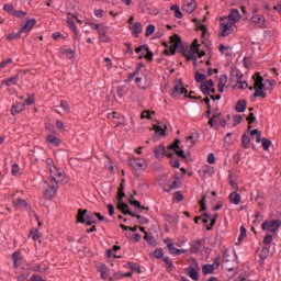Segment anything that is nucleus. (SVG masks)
<instances>
[{"label": "nucleus", "instance_id": "22", "mask_svg": "<svg viewBox=\"0 0 281 281\" xmlns=\"http://www.w3.org/2000/svg\"><path fill=\"white\" fill-rule=\"evenodd\" d=\"M153 131H155V133L157 135H160L161 137H165L166 131H168V125H166V124H164L162 126L161 125H154Z\"/></svg>", "mask_w": 281, "mask_h": 281}, {"label": "nucleus", "instance_id": "60", "mask_svg": "<svg viewBox=\"0 0 281 281\" xmlns=\"http://www.w3.org/2000/svg\"><path fill=\"white\" fill-rule=\"evenodd\" d=\"M247 236V228H245V226H240V234L238 237V240H243V238H245Z\"/></svg>", "mask_w": 281, "mask_h": 281}, {"label": "nucleus", "instance_id": "27", "mask_svg": "<svg viewBox=\"0 0 281 281\" xmlns=\"http://www.w3.org/2000/svg\"><path fill=\"white\" fill-rule=\"evenodd\" d=\"M229 201L233 205H238L240 203V195L238 192L234 191L229 194Z\"/></svg>", "mask_w": 281, "mask_h": 281}, {"label": "nucleus", "instance_id": "26", "mask_svg": "<svg viewBox=\"0 0 281 281\" xmlns=\"http://www.w3.org/2000/svg\"><path fill=\"white\" fill-rule=\"evenodd\" d=\"M265 91H267V88H255L252 97L262 98L265 100V98H267V93H265Z\"/></svg>", "mask_w": 281, "mask_h": 281}, {"label": "nucleus", "instance_id": "48", "mask_svg": "<svg viewBox=\"0 0 281 281\" xmlns=\"http://www.w3.org/2000/svg\"><path fill=\"white\" fill-rule=\"evenodd\" d=\"M155 34V25L149 24L146 27L145 36H153Z\"/></svg>", "mask_w": 281, "mask_h": 281}, {"label": "nucleus", "instance_id": "62", "mask_svg": "<svg viewBox=\"0 0 281 281\" xmlns=\"http://www.w3.org/2000/svg\"><path fill=\"white\" fill-rule=\"evenodd\" d=\"M60 106L64 109L65 113H69V103L67 101H60Z\"/></svg>", "mask_w": 281, "mask_h": 281}, {"label": "nucleus", "instance_id": "38", "mask_svg": "<svg viewBox=\"0 0 281 281\" xmlns=\"http://www.w3.org/2000/svg\"><path fill=\"white\" fill-rule=\"evenodd\" d=\"M67 23H68L70 30H72V32L75 34V38H78V29L76 27V22H74V20H71V19H67Z\"/></svg>", "mask_w": 281, "mask_h": 281}, {"label": "nucleus", "instance_id": "29", "mask_svg": "<svg viewBox=\"0 0 281 281\" xmlns=\"http://www.w3.org/2000/svg\"><path fill=\"white\" fill-rule=\"evenodd\" d=\"M215 270H216V268H214V266H212V265H204L202 267L203 276H210V274L214 273Z\"/></svg>", "mask_w": 281, "mask_h": 281}, {"label": "nucleus", "instance_id": "47", "mask_svg": "<svg viewBox=\"0 0 281 281\" xmlns=\"http://www.w3.org/2000/svg\"><path fill=\"white\" fill-rule=\"evenodd\" d=\"M12 16H15L16 19H25V16H27V12L25 11H14Z\"/></svg>", "mask_w": 281, "mask_h": 281}, {"label": "nucleus", "instance_id": "64", "mask_svg": "<svg viewBox=\"0 0 281 281\" xmlns=\"http://www.w3.org/2000/svg\"><path fill=\"white\" fill-rule=\"evenodd\" d=\"M30 281H47L41 277V274H33L30 279Z\"/></svg>", "mask_w": 281, "mask_h": 281}, {"label": "nucleus", "instance_id": "25", "mask_svg": "<svg viewBox=\"0 0 281 281\" xmlns=\"http://www.w3.org/2000/svg\"><path fill=\"white\" fill-rule=\"evenodd\" d=\"M19 82V75H15L13 77H10L2 81V85H5V87H12V85H16Z\"/></svg>", "mask_w": 281, "mask_h": 281}, {"label": "nucleus", "instance_id": "56", "mask_svg": "<svg viewBox=\"0 0 281 281\" xmlns=\"http://www.w3.org/2000/svg\"><path fill=\"white\" fill-rule=\"evenodd\" d=\"M233 126H238V124H240V122H243V116L241 115H234L233 116Z\"/></svg>", "mask_w": 281, "mask_h": 281}, {"label": "nucleus", "instance_id": "35", "mask_svg": "<svg viewBox=\"0 0 281 281\" xmlns=\"http://www.w3.org/2000/svg\"><path fill=\"white\" fill-rule=\"evenodd\" d=\"M47 142H49L53 146H60V139L54 136V134L47 136Z\"/></svg>", "mask_w": 281, "mask_h": 281}, {"label": "nucleus", "instance_id": "58", "mask_svg": "<svg viewBox=\"0 0 281 281\" xmlns=\"http://www.w3.org/2000/svg\"><path fill=\"white\" fill-rule=\"evenodd\" d=\"M154 257H156L157 259L164 258V250H162L161 248H157V249L154 251Z\"/></svg>", "mask_w": 281, "mask_h": 281}, {"label": "nucleus", "instance_id": "52", "mask_svg": "<svg viewBox=\"0 0 281 281\" xmlns=\"http://www.w3.org/2000/svg\"><path fill=\"white\" fill-rule=\"evenodd\" d=\"M247 122H248V130L251 128V124L256 122V116L254 115V112H250L249 115L247 116Z\"/></svg>", "mask_w": 281, "mask_h": 281}, {"label": "nucleus", "instance_id": "24", "mask_svg": "<svg viewBox=\"0 0 281 281\" xmlns=\"http://www.w3.org/2000/svg\"><path fill=\"white\" fill-rule=\"evenodd\" d=\"M247 109V101L246 100H239L236 103L235 110L237 111V113H245Z\"/></svg>", "mask_w": 281, "mask_h": 281}, {"label": "nucleus", "instance_id": "17", "mask_svg": "<svg viewBox=\"0 0 281 281\" xmlns=\"http://www.w3.org/2000/svg\"><path fill=\"white\" fill-rule=\"evenodd\" d=\"M222 117H223V114L221 112L214 111L213 116L209 120V126H211L212 128L218 130V125L214 124V122H216V120H218L220 122Z\"/></svg>", "mask_w": 281, "mask_h": 281}, {"label": "nucleus", "instance_id": "30", "mask_svg": "<svg viewBox=\"0 0 281 281\" xmlns=\"http://www.w3.org/2000/svg\"><path fill=\"white\" fill-rule=\"evenodd\" d=\"M130 30H132V32L136 35L137 34H142V32L144 31V29L142 27V23L139 22H135L133 27H130Z\"/></svg>", "mask_w": 281, "mask_h": 281}, {"label": "nucleus", "instance_id": "39", "mask_svg": "<svg viewBox=\"0 0 281 281\" xmlns=\"http://www.w3.org/2000/svg\"><path fill=\"white\" fill-rule=\"evenodd\" d=\"M162 260L166 263L167 269L169 271H172L175 269V263L172 262V259H170V257H165V258H162Z\"/></svg>", "mask_w": 281, "mask_h": 281}, {"label": "nucleus", "instance_id": "33", "mask_svg": "<svg viewBox=\"0 0 281 281\" xmlns=\"http://www.w3.org/2000/svg\"><path fill=\"white\" fill-rule=\"evenodd\" d=\"M87 210L79 209L77 213V223H85V216H87Z\"/></svg>", "mask_w": 281, "mask_h": 281}, {"label": "nucleus", "instance_id": "21", "mask_svg": "<svg viewBox=\"0 0 281 281\" xmlns=\"http://www.w3.org/2000/svg\"><path fill=\"white\" fill-rule=\"evenodd\" d=\"M169 254L171 256H181V254H186V249H178L175 247V244H168Z\"/></svg>", "mask_w": 281, "mask_h": 281}, {"label": "nucleus", "instance_id": "11", "mask_svg": "<svg viewBox=\"0 0 281 281\" xmlns=\"http://www.w3.org/2000/svg\"><path fill=\"white\" fill-rule=\"evenodd\" d=\"M34 25H36V19L32 18V19H27L25 22V25H23L20 29V34H27L30 32H32V30L34 29Z\"/></svg>", "mask_w": 281, "mask_h": 281}, {"label": "nucleus", "instance_id": "32", "mask_svg": "<svg viewBox=\"0 0 281 281\" xmlns=\"http://www.w3.org/2000/svg\"><path fill=\"white\" fill-rule=\"evenodd\" d=\"M214 172H215L214 167L205 166L202 168L203 177H212Z\"/></svg>", "mask_w": 281, "mask_h": 281}, {"label": "nucleus", "instance_id": "55", "mask_svg": "<svg viewBox=\"0 0 281 281\" xmlns=\"http://www.w3.org/2000/svg\"><path fill=\"white\" fill-rule=\"evenodd\" d=\"M86 221H87L86 225H88V226L95 224V220H93V215H91V214L86 215Z\"/></svg>", "mask_w": 281, "mask_h": 281}, {"label": "nucleus", "instance_id": "1", "mask_svg": "<svg viewBox=\"0 0 281 281\" xmlns=\"http://www.w3.org/2000/svg\"><path fill=\"white\" fill-rule=\"evenodd\" d=\"M181 144V140L177 138L173 144L169 145L167 151L165 145H159L154 148L155 157L156 159H164V156L166 155L169 159H172L173 154L178 155V157H181L182 159H188L186 156V151L179 146Z\"/></svg>", "mask_w": 281, "mask_h": 281}, {"label": "nucleus", "instance_id": "5", "mask_svg": "<svg viewBox=\"0 0 281 281\" xmlns=\"http://www.w3.org/2000/svg\"><path fill=\"white\" fill-rule=\"evenodd\" d=\"M279 227H281L280 220H266L261 224L262 232H270L271 234H276Z\"/></svg>", "mask_w": 281, "mask_h": 281}, {"label": "nucleus", "instance_id": "4", "mask_svg": "<svg viewBox=\"0 0 281 281\" xmlns=\"http://www.w3.org/2000/svg\"><path fill=\"white\" fill-rule=\"evenodd\" d=\"M170 47L169 49L164 50L165 56H175L177 53V49L183 45V42H181V36L179 34H175L170 37Z\"/></svg>", "mask_w": 281, "mask_h": 281}, {"label": "nucleus", "instance_id": "31", "mask_svg": "<svg viewBox=\"0 0 281 281\" xmlns=\"http://www.w3.org/2000/svg\"><path fill=\"white\" fill-rule=\"evenodd\" d=\"M249 144H251V138L247 134H243L241 136V146L243 148H249Z\"/></svg>", "mask_w": 281, "mask_h": 281}, {"label": "nucleus", "instance_id": "9", "mask_svg": "<svg viewBox=\"0 0 281 281\" xmlns=\"http://www.w3.org/2000/svg\"><path fill=\"white\" fill-rule=\"evenodd\" d=\"M135 83L138 89H146L148 85V75H146V71L138 72L137 77L135 78Z\"/></svg>", "mask_w": 281, "mask_h": 281}, {"label": "nucleus", "instance_id": "6", "mask_svg": "<svg viewBox=\"0 0 281 281\" xmlns=\"http://www.w3.org/2000/svg\"><path fill=\"white\" fill-rule=\"evenodd\" d=\"M58 191V180L50 176V184L48 189L44 191L45 196H49V199H54L56 192Z\"/></svg>", "mask_w": 281, "mask_h": 281}, {"label": "nucleus", "instance_id": "10", "mask_svg": "<svg viewBox=\"0 0 281 281\" xmlns=\"http://www.w3.org/2000/svg\"><path fill=\"white\" fill-rule=\"evenodd\" d=\"M117 210H120L124 216L135 217V213L131 212L128 204L124 203V200H117Z\"/></svg>", "mask_w": 281, "mask_h": 281}, {"label": "nucleus", "instance_id": "53", "mask_svg": "<svg viewBox=\"0 0 281 281\" xmlns=\"http://www.w3.org/2000/svg\"><path fill=\"white\" fill-rule=\"evenodd\" d=\"M134 218L139 221V225H148V220L142 215L135 214Z\"/></svg>", "mask_w": 281, "mask_h": 281}, {"label": "nucleus", "instance_id": "45", "mask_svg": "<svg viewBox=\"0 0 281 281\" xmlns=\"http://www.w3.org/2000/svg\"><path fill=\"white\" fill-rule=\"evenodd\" d=\"M21 38V30L18 33H10L7 37L8 41H16Z\"/></svg>", "mask_w": 281, "mask_h": 281}, {"label": "nucleus", "instance_id": "37", "mask_svg": "<svg viewBox=\"0 0 281 281\" xmlns=\"http://www.w3.org/2000/svg\"><path fill=\"white\" fill-rule=\"evenodd\" d=\"M99 271H100L101 278H102L103 280H106V278H109V268H106L104 265H101V266L99 267Z\"/></svg>", "mask_w": 281, "mask_h": 281}, {"label": "nucleus", "instance_id": "44", "mask_svg": "<svg viewBox=\"0 0 281 281\" xmlns=\"http://www.w3.org/2000/svg\"><path fill=\"white\" fill-rule=\"evenodd\" d=\"M61 54H64L69 59H71V58H74V56H76V53L69 48L61 49Z\"/></svg>", "mask_w": 281, "mask_h": 281}, {"label": "nucleus", "instance_id": "3", "mask_svg": "<svg viewBox=\"0 0 281 281\" xmlns=\"http://www.w3.org/2000/svg\"><path fill=\"white\" fill-rule=\"evenodd\" d=\"M234 22L229 21V18H221L220 20V36L223 38L229 36V34L234 33Z\"/></svg>", "mask_w": 281, "mask_h": 281}, {"label": "nucleus", "instance_id": "61", "mask_svg": "<svg viewBox=\"0 0 281 281\" xmlns=\"http://www.w3.org/2000/svg\"><path fill=\"white\" fill-rule=\"evenodd\" d=\"M272 241H273V236L267 234L263 238V245H271Z\"/></svg>", "mask_w": 281, "mask_h": 281}, {"label": "nucleus", "instance_id": "51", "mask_svg": "<svg viewBox=\"0 0 281 281\" xmlns=\"http://www.w3.org/2000/svg\"><path fill=\"white\" fill-rule=\"evenodd\" d=\"M261 144H262L263 150H269V148L271 146V140H269L267 138H261Z\"/></svg>", "mask_w": 281, "mask_h": 281}, {"label": "nucleus", "instance_id": "63", "mask_svg": "<svg viewBox=\"0 0 281 281\" xmlns=\"http://www.w3.org/2000/svg\"><path fill=\"white\" fill-rule=\"evenodd\" d=\"M187 146L189 148H192V146H194V136L187 137Z\"/></svg>", "mask_w": 281, "mask_h": 281}, {"label": "nucleus", "instance_id": "2", "mask_svg": "<svg viewBox=\"0 0 281 281\" xmlns=\"http://www.w3.org/2000/svg\"><path fill=\"white\" fill-rule=\"evenodd\" d=\"M128 164H130L132 172L136 177H139V175H142V172H144V170H146V168H147L146 160H144L142 158H131L128 160Z\"/></svg>", "mask_w": 281, "mask_h": 281}, {"label": "nucleus", "instance_id": "28", "mask_svg": "<svg viewBox=\"0 0 281 281\" xmlns=\"http://www.w3.org/2000/svg\"><path fill=\"white\" fill-rule=\"evenodd\" d=\"M145 52H146V54L142 53L138 58L139 59L146 58L148 60V63H153L154 54H153V52H150V48L145 47Z\"/></svg>", "mask_w": 281, "mask_h": 281}, {"label": "nucleus", "instance_id": "59", "mask_svg": "<svg viewBox=\"0 0 281 281\" xmlns=\"http://www.w3.org/2000/svg\"><path fill=\"white\" fill-rule=\"evenodd\" d=\"M199 205L201 207V212H205L207 207L205 206V195L202 196V199L199 201Z\"/></svg>", "mask_w": 281, "mask_h": 281}, {"label": "nucleus", "instance_id": "23", "mask_svg": "<svg viewBox=\"0 0 281 281\" xmlns=\"http://www.w3.org/2000/svg\"><path fill=\"white\" fill-rule=\"evenodd\" d=\"M225 85H227V75H221L220 76V81L217 83V91L220 93H223V91L225 89Z\"/></svg>", "mask_w": 281, "mask_h": 281}, {"label": "nucleus", "instance_id": "46", "mask_svg": "<svg viewBox=\"0 0 281 281\" xmlns=\"http://www.w3.org/2000/svg\"><path fill=\"white\" fill-rule=\"evenodd\" d=\"M3 10L4 12H8L9 14H11V16L14 14L15 9L12 4L8 3L3 5Z\"/></svg>", "mask_w": 281, "mask_h": 281}, {"label": "nucleus", "instance_id": "13", "mask_svg": "<svg viewBox=\"0 0 281 281\" xmlns=\"http://www.w3.org/2000/svg\"><path fill=\"white\" fill-rule=\"evenodd\" d=\"M254 79V89H267V87L265 86V78H262L260 76V72H256L252 77Z\"/></svg>", "mask_w": 281, "mask_h": 281}, {"label": "nucleus", "instance_id": "50", "mask_svg": "<svg viewBox=\"0 0 281 281\" xmlns=\"http://www.w3.org/2000/svg\"><path fill=\"white\" fill-rule=\"evenodd\" d=\"M195 82H203L206 80V76L201 72H195Z\"/></svg>", "mask_w": 281, "mask_h": 281}, {"label": "nucleus", "instance_id": "49", "mask_svg": "<svg viewBox=\"0 0 281 281\" xmlns=\"http://www.w3.org/2000/svg\"><path fill=\"white\" fill-rule=\"evenodd\" d=\"M99 36L101 41H103V43L109 42V36H106V32L104 31V29L99 30Z\"/></svg>", "mask_w": 281, "mask_h": 281}, {"label": "nucleus", "instance_id": "40", "mask_svg": "<svg viewBox=\"0 0 281 281\" xmlns=\"http://www.w3.org/2000/svg\"><path fill=\"white\" fill-rule=\"evenodd\" d=\"M199 52V47H195V49H190L188 53H187V60H196V57L194 56L195 53Z\"/></svg>", "mask_w": 281, "mask_h": 281}, {"label": "nucleus", "instance_id": "57", "mask_svg": "<svg viewBox=\"0 0 281 281\" xmlns=\"http://www.w3.org/2000/svg\"><path fill=\"white\" fill-rule=\"evenodd\" d=\"M32 271H37L38 273H45L47 271V268L42 269L41 265H36L32 267Z\"/></svg>", "mask_w": 281, "mask_h": 281}, {"label": "nucleus", "instance_id": "19", "mask_svg": "<svg viewBox=\"0 0 281 281\" xmlns=\"http://www.w3.org/2000/svg\"><path fill=\"white\" fill-rule=\"evenodd\" d=\"M25 111V103H15L11 108V114L12 115H19V113H23Z\"/></svg>", "mask_w": 281, "mask_h": 281}, {"label": "nucleus", "instance_id": "14", "mask_svg": "<svg viewBox=\"0 0 281 281\" xmlns=\"http://www.w3.org/2000/svg\"><path fill=\"white\" fill-rule=\"evenodd\" d=\"M204 245H205L204 239L193 240L191 243V254H199V251H201V249H203Z\"/></svg>", "mask_w": 281, "mask_h": 281}, {"label": "nucleus", "instance_id": "16", "mask_svg": "<svg viewBox=\"0 0 281 281\" xmlns=\"http://www.w3.org/2000/svg\"><path fill=\"white\" fill-rule=\"evenodd\" d=\"M224 18L228 19L232 23L236 25V23H238V21L241 19L240 11H238L237 9H233L231 10L229 15Z\"/></svg>", "mask_w": 281, "mask_h": 281}, {"label": "nucleus", "instance_id": "7", "mask_svg": "<svg viewBox=\"0 0 281 281\" xmlns=\"http://www.w3.org/2000/svg\"><path fill=\"white\" fill-rule=\"evenodd\" d=\"M170 95L171 98H179V95H184V98H188V89L183 88V82L179 81L175 85Z\"/></svg>", "mask_w": 281, "mask_h": 281}, {"label": "nucleus", "instance_id": "42", "mask_svg": "<svg viewBox=\"0 0 281 281\" xmlns=\"http://www.w3.org/2000/svg\"><path fill=\"white\" fill-rule=\"evenodd\" d=\"M237 85H239V89H247V87H249V83H247V81H241L243 75H237Z\"/></svg>", "mask_w": 281, "mask_h": 281}, {"label": "nucleus", "instance_id": "18", "mask_svg": "<svg viewBox=\"0 0 281 281\" xmlns=\"http://www.w3.org/2000/svg\"><path fill=\"white\" fill-rule=\"evenodd\" d=\"M210 87H214V81L212 79H210L209 81L203 82L200 86V91H202V93L204 95H210Z\"/></svg>", "mask_w": 281, "mask_h": 281}, {"label": "nucleus", "instance_id": "36", "mask_svg": "<svg viewBox=\"0 0 281 281\" xmlns=\"http://www.w3.org/2000/svg\"><path fill=\"white\" fill-rule=\"evenodd\" d=\"M128 203L134 207H144L139 201L135 200V194H130Z\"/></svg>", "mask_w": 281, "mask_h": 281}, {"label": "nucleus", "instance_id": "8", "mask_svg": "<svg viewBox=\"0 0 281 281\" xmlns=\"http://www.w3.org/2000/svg\"><path fill=\"white\" fill-rule=\"evenodd\" d=\"M196 269H199V261L192 259V266L187 268V274L191 280L199 281V271Z\"/></svg>", "mask_w": 281, "mask_h": 281}, {"label": "nucleus", "instance_id": "15", "mask_svg": "<svg viewBox=\"0 0 281 281\" xmlns=\"http://www.w3.org/2000/svg\"><path fill=\"white\" fill-rule=\"evenodd\" d=\"M250 23H255L257 27L265 29L267 25L265 24V15L256 14L250 19Z\"/></svg>", "mask_w": 281, "mask_h": 281}, {"label": "nucleus", "instance_id": "12", "mask_svg": "<svg viewBox=\"0 0 281 281\" xmlns=\"http://www.w3.org/2000/svg\"><path fill=\"white\" fill-rule=\"evenodd\" d=\"M182 10H183V12H187L188 14H192V12H194L196 10V1L184 0Z\"/></svg>", "mask_w": 281, "mask_h": 281}, {"label": "nucleus", "instance_id": "20", "mask_svg": "<svg viewBox=\"0 0 281 281\" xmlns=\"http://www.w3.org/2000/svg\"><path fill=\"white\" fill-rule=\"evenodd\" d=\"M179 188V179L173 178L169 181V184L165 187V192H172V190H177Z\"/></svg>", "mask_w": 281, "mask_h": 281}, {"label": "nucleus", "instance_id": "43", "mask_svg": "<svg viewBox=\"0 0 281 281\" xmlns=\"http://www.w3.org/2000/svg\"><path fill=\"white\" fill-rule=\"evenodd\" d=\"M29 236H30V238H33L35 241L41 238V236L38 235V229H36V228H32L30 231Z\"/></svg>", "mask_w": 281, "mask_h": 281}, {"label": "nucleus", "instance_id": "34", "mask_svg": "<svg viewBox=\"0 0 281 281\" xmlns=\"http://www.w3.org/2000/svg\"><path fill=\"white\" fill-rule=\"evenodd\" d=\"M170 10H172V12H175L176 19H183V13L181 12V9H179L178 4L171 5Z\"/></svg>", "mask_w": 281, "mask_h": 281}, {"label": "nucleus", "instance_id": "41", "mask_svg": "<svg viewBox=\"0 0 281 281\" xmlns=\"http://www.w3.org/2000/svg\"><path fill=\"white\" fill-rule=\"evenodd\" d=\"M15 207H19L20 210L23 207H27V201L23 200V199H18L14 202Z\"/></svg>", "mask_w": 281, "mask_h": 281}, {"label": "nucleus", "instance_id": "54", "mask_svg": "<svg viewBox=\"0 0 281 281\" xmlns=\"http://www.w3.org/2000/svg\"><path fill=\"white\" fill-rule=\"evenodd\" d=\"M20 170H21V168H20L16 164H14V165L12 166L11 172H12V175H13L14 177H19V175H21Z\"/></svg>", "mask_w": 281, "mask_h": 281}]
</instances>
